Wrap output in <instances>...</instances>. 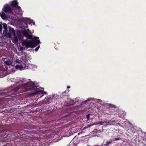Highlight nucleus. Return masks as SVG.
I'll list each match as a JSON object with an SVG mask.
<instances>
[{
    "instance_id": "aec40b11",
    "label": "nucleus",
    "mask_w": 146,
    "mask_h": 146,
    "mask_svg": "<svg viewBox=\"0 0 146 146\" xmlns=\"http://www.w3.org/2000/svg\"><path fill=\"white\" fill-rule=\"evenodd\" d=\"M50 99V98H47V99L45 101H44V103L46 104H49V101Z\"/></svg>"
},
{
    "instance_id": "4468645a",
    "label": "nucleus",
    "mask_w": 146,
    "mask_h": 146,
    "mask_svg": "<svg viewBox=\"0 0 146 146\" xmlns=\"http://www.w3.org/2000/svg\"><path fill=\"white\" fill-rule=\"evenodd\" d=\"M77 138V137L76 136H75L72 139L73 142L74 143V144L72 145V146H76V145L78 144V143L76 142H75L76 139Z\"/></svg>"
},
{
    "instance_id": "f257e3e1",
    "label": "nucleus",
    "mask_w": 146,
    "mask_h": 146,
    "mask_svg": "<svg viewBox=\"0 0 146 146\" xmlns=\"http://www.w3.org/2000/svg\"><path fill=\"white\" fill-rule=\"evenodd\" d=\"M2 12L0 13V16L1 18L4 20H5L7 18V16L4 12L6 13H8L13 14V8H11L8 4L5 5L4 8L2 9Z\"/></svg>"
},
{
    "instance_id": "7ed1b4c3",
    "label": "nucleus",
    "mask_w": 146,
    "mask_h": 146,
    "mask_svg": "<svg viewBox=\"0 0 146 146\" xmlns=\"http://www.w3.org/2000/svg\"><path fill=\"white\" fill-rule=\"evenodd\" d=\"M22 44L23 45L25 46L27 48H33L34 47L33 43L31 40H28L27 39L23 41Z\"/></svg>"
},
{
    "instance_id": "4be33fe9",
    "label": "nucleus",
    "mask_w": 146,
    "mask_h": 146,
    "mask_svg": "<svg viewBox=\"0 0 146 146\" xmlns=\"http://www.w3.org/2000/svg\"><path fill=\"white\" fill-rule=\"evenodd\" d=\"M3 34L4 36H6L7 35V31L6 30H4L3 31Z\"/></svg>"
},
{
    "instance_id": "c85d7f7f",
    "label": "nucleus",
    "mask_w": 146,
    "mask_h": 146,
    "mask_svg": "<svg viewBox=\"0 0 146 146\" xmlns=\"http://www.w3.org/2000/svg\"><path fill=\"white\" fill-rule=\"evenodd\" d=\"M21 50H22L24 49V47L23 46H21L20 48Z\"/></svg>"
},
{
    "instance_id": "412c9836",
    "label": "nucleus",
    "mask_w": 146,
    "mask_h": 146,
    "mask_svg": "<svg viewBox=\"0 0 146 146\" xmlns=\"http://www.w3.org/2000/svg\"><path fill=\"white\" fill-rule=\"evenodd\" d=\"M5 63L7 65H10L11 64L10 61H5Z\"/></svg>"
},
{
    "instance_id": "6e6552de",
    "label": "nucleus",
    "mask_w": 146,
    "mask_h": 146,
    "mask_svg": "<svg viewBox=\"0 0 146 146\" xmlns=\"http://www.w3.org/2000/svg\"><path fill=\"white\" fill-rule=\"evenodd\" d=\"M18 3L17 0H13L12 1L11 3V6L13 7H13L16 8L18 6Z\"/></svg>"
},
{
    "instance_id": "e433bc0d",
    "label": "nucleus",
    "mask_w": 146,
    "mask_h": 146,
    "mask_svg": "<svg viewBox=\"0 0 146 146\" xmlns=\"http://www.w3.org/2000/svg\"><path fill=\"white\" fill-rule=\"evenodd\" d=\"M31 23V22H29V23Z\"/></svg>"
},
{
    "instance_id": "7c9ffc66",
    "label": "nucleus",
    "mask_w": 146,
    "mask_h": 146,
    "mask_svg": "<svg viewBox=\"0 0 146 146\" xmlns=\"http://www.w3.org/2000/svg\"><path fill=\"white\" fill-rule=\"evenodd\" d=\"M90 115V114H89L88 115H87L86 116V117L87 119H89V115Z\"/></svg>"
},
{
    "instance_id": "f3484780",
    "label": "nucleus",
    "mask_w": 146,
    "mask_h": 146,
    "mask_svg": "<svg viewBox=\"0 0 146 146\" xmlns=\"http://www.w3.org/2000/svg\"><path fill=\"white\" fill-rule=\"evenodd\" d=\"M5 132L3 130L0 131V137H2L5 136Z\"/></svg>"
},
{
    "instance_id": "393cba45",
    "label": "nucleus",
    "mask_w": 146,
    "mask_h": 146,
    "mask_svg": "<svg viewBox=\"0 0 146 146\" xmlns=\"http://www.w3.org/2000/svg\"><path fill=\"white\" fill-rule=\"evenodd\" d=\"M120 139V138L119 137L115 138L113 139V141H117V140H119Z\"/></svg>"
},
{
    "instance_id": "f8f14e48",
    "label": "nucleus",
    "mask_w": 146,
    "mask_h": 146,
    "mask_svg": "<svg viewBox=\"0 0 146 146\" xmlns=\"http://www.w3.org/2000/svg\"><path fill=\"white\" fill-rule=\"evenodd\" d=\"M17 37L20 40H21L23 39L21 33L20 32H18L17 33Z\"/></svg>"
},
{
    "instance_id": "39448f33",
    "label": "nucleus",
    "mask_w": 146,
    "mask_h": 146,
    "mask_svg": "<svg viewBox=\"0 0 146 146\" xmlns=\"http://www.w3.org/2000/svg\"><path fill=\"white\" fill-rule=\"evenodd\" d=\"M13 13L14 15L22 14H23V11L20 7L18 6L16 8L14 7L13 8Z\"/></svg>"
},
{
    "instance_id": "2eb2a0df",
    "label": "nucleus",
    "mask_w": 146,
    "mask_h": 146,
    "mask_svg": "<svg viewBox=\"0 0 146 146\" xmlns=\"http://www.w3.org/2000/svg\"><path fill=\"white\" fill-rule=\"evenodd\" d=\"M117 122V119L115 118H112L110 121L109 122L115 123Z\"/></svg>"
},
{
    "instance_id": "2f4dec72",
    "label": "nucleus",
    "mask_w": 146,
    "mask_h": 146,
    "mask_svg": "<svg viewBox=\"0 0 146 146\" xmlns=\"http://www.w3.org/2000/svg\"><path fill=\"white\" fill-rule=\"evenodd\" d=\"M112 107H113V108H115V106L114 105H112Z\"/></svg>"
},
{
    "instance_id": "473e14b6",
    "label": "nucleus",
    "mask_w": 146,
    "mask_h": 146,
    "mask_svg": "<svg viewBox=\"0 0 146 146\" xmlns=\"http://www.w3.org/2000/svg\"><path fill=\"white\" fill-rule=\"evenodd\" d=\"M18 61H19V60H18V59H16V62H18Z\"/></svg>"
},
{
    "instance_id": "72a5a7b5",
    "label": "nucleus",
    "mask_w": 146,
    "mask_h": 146,
    "mask_svg": "<svg viewBox=\"0 0 146 146\" xmlns=\"http://www.w3.org/2000/svg\"><path fill=\"white\" fill-rule=\"evenodd\" d=\"M70 88V86H67V88Z\"/></svg>"
},
{
    "instance_id": "c9c22d12",
    "label": "nucleus",
    "mask_w": 146,
    "mask_h": 146,
    "mask_svg": "<svg viewBox=\"0 0 146 146\" xmlns=\"http://www.w3.org/2000/svg\"><path fill=\"white\" fill-rule=\"evenodd\" d=\"M101 146V145L99 146V145H95V146Z\"/></svg>"
},
{
    "instance_id": "0eeeda50",
    "label": "nucleus",
    "mask_w": 146,
    "mask_h": 146,
    "mask_svg": "<svg viewBox=\"0 0 146 146\" xmlns=\"http://www.w3.org/2000/svg\"><path fill=\"white\" fill-rule=\"evenodd\" d=\"M24 35L27 38L29 39H31L33 38V36L29 34V33L26 30L23 32Z\"/></svg>"
},
{
    "instance_id": "bb28decb",
    "label": "nucleus",
    "mask_w": 146,
    "mask_h": 146,
    "mask_svg": "<svg viewBox=\"0 0 146 146\" xmlns=\"http://www.w3.org/2000/svg\"><path fill=\"white\" fill-rule=\"evenodd\" d=\"M2 26L1 24H0V31L1 32L2 31Z\"/></svg>"
},
{
    "instance_id": "dca6fc26",
    "label": "nucleus",
    "mask_w": 146,
    "mask_h": 146,
    "mask_svg": "<svg viewBox=\"0 0 146 146\" xmlns=\"http://www.w3.org/2000/svg\"><path fill=\"white\" fill-rule=\"evenodd\" d=\"M13 36H14V42L15 43L17 42H18V38L17 37L15 34V35H13Z\"/></svg>"
},
{
    "instance_id": "6ab92c4d",
    "label": "nucleus",
    "mask_w": 146,
    "mask_h": 146,
    "mask_svg": "<svg viewBox=\"0 0 146 146\" xmlns=\"http://www.w3.org/2000/svg\"><path fill=\"white\" fill-rule=\"evenodd\" d=\"M17 133H18L20 134V133H24V130H23V129H19L17 130Z\"/></svg>"
},
{
    "instance_id": "9d476101",
    "label": "nucleus",
    "mask_w": 146,
    "mask_h": 146,
    "mask_svg": "<svg viewBox=\"0 0 146 146\" xmlns=\"http://www.w3.org/2000/svg\"><path fill=\"white\" fill-rule=\"evenodd\" d=\"M113 141L111 140H110L106 142L105 144H104L101 146H110V145L112 143Z\"/></svg>"
},
{
    "instance_id": "20e7f679",
    "label": "nucleus",
    "mask_w": 146,
    "mask_h": 146,
    "mask_svg": "<svg viewBox=\"0 0 146 146\" xmlns=\"http://www.w3.org/2000/svg\"><path fill=\"white\" fill-rule=\"evenodd\" d=\"M26 84L28 90H35L37 86H35V84L32 82H28L26 83Z\"/></svg>"
},
{
    "instance_id": "ddd939ff",
    "label": "nucleus",
    "mask_w": 146,
    "mask_h": 146,
    "mask_svg": "<svg viewBox=\"0 0 146 146\" xmlns=\"http://www.w3.org/2000/svg\"><path fill=\"white\" fill-rule=\"evenodd\" d=\"M32 94H46V92L42 90H40L38 91L35 92L34 93H33Z\"/></svg>"
},
{
    "instance_id": "f03ea898",
    "label": "nucleus",
    "mask_w": 146,
    "mask_h": 146,
    "mask_svg": "<svg viewBox=\"0 0 146 146\" xmlns=\"http://www.w3.org/2000/svg\"><path fill=\"white\" fill-rule=\"evenodd\" d=\"M23 89V86L21 85H19L17 86L14 87L11 90H10V89L8 90H4L3 92L5 91L4 93H3L4 94H6L7 92L11 95H14L17 94L19 93V92H23V90H20L21 89V90Z\"/></svg>"
},
{
    "instance_id": "c756f323",
    "label": "nucleus",
    "mask_w": 146,
    "mask_h": 146,
    "mask_svg": "<svg viewBox=\"0 0 146 146\" xmlns=\"http://www.w3.org/2000/svg\"><path fill=\"white\" fill-rule=\"evenodd\" d=\"M24 59H25V61H27V58H26V57H23L22 59L23 60V59H24Z\"/></svg>"
},
{
    "instance_id": "a878e982",
    "label": "nucleus",
    "mask_w": 146,
    "mask_h": 146,
    "mask_svg": "<svg viewBox=\"0 0 146 146\" xmlns=\"http://www.w3.org/2000/svg\"><path fill=\"white\" fill-rule=\"evenodd\" d=\"M40 46L38 45L37 47L35 49V51H37L38 50V49L40 48Z\"/></svg>"
},
{
    "instance_id": "423d86ee",
    "label": "nucleus",
    "mask_w": 146,
    "mask_h": 146,
    "mask_svg": "<svg viewBox=\"0 0 146 146\" xmlns=\"http://www.w3.org/2000/svg\"><path fill=\"white\" fill-rule=\"evenodd\" d=\"M39 37L37 36H35L31 40L33 43V45L34 47L38 45L40 43V40L39 39Z\"/></svg>"
},
{
    "instance_id": "9b49d317",
    "label": "nucleus",
    "mask_w": 146,
    "mask_h": 146,
    "mask_svg": "<svg viewBox=\"0 0 146 146\" xmlns=\"http://www.w3.org/2000/svg\"><path fill=\"white\" fill-rule=\"evenodd\" d=\"M9 31L10 33L11 34L13 35H15V31L14 29L11 27L9 28Z\"/></svg>"
},
{
    "instance_id": "cd10ccee",
    "label": "nucleus",
    "mask_w": 146,
    "mask_h": 146,
    "mask_svg": "<svg viewBox=\"0 0 146 146\" xmlns=\"http://www.w3.org/2000/svg\"><path fill=\"white\" fill-rule=\"evenodd\" d=\"M139 145L140 146H146L143 143H142L140 144Z\"/></svg>"
},
{
    "instance_id": "5701e85b",
    "label": "nucleus",
    "mask_w": 146,
    "mask_h": 146,
    "mask_svg": "<svg viewBox=\"0 0 146 146\" xmlns=\"http://www.w3.org/2000/svg\"><path fill=\"white\" fill-rule=\"evenodd\" d=\"M40 131H42L41 133H42L43 134L47 133L48 131L47 130H40Z\"/></svg>"
},
{
    "instance_id": "1a4fd4ad",
    "label": "nucleus",
    "mask_w": 146,
    "mask_h": 146,
    "mask_svg": "<svg viewBox=\"0 0 146 146\" xmlns=\"http://www.w3.org/2000/svg\"><path fill=\"white\" fill-rule=\"evenodd\" d=\"M110 113H106L109 115H116L117 114L116 111H115V110H113L112 109H111V108H110Z\"/></svg>"
},
{
    "instance_id": "b1692460",
    "label": "nucleus",
    "mask_w": 146,
    "mask_h": 146,
    "mask_svg": "<svg viewBox=\"0 0 146 146\" xmlns=\"http://www.w3.org/2000/svg\"><path fill=\"white\" fill-rule=\"evenodd\" d=\"M3 27L4 29L5 30H7V26L6 24L5 23L3 24Z\"/></svg>"
},
{
    "instance_id": "f704fd0d",
    "label": "nucleus",
    "mask_w": 146,
    "mask_h": 146,
    "mask_svg": "<svg viewBox=\"0 0 146 146\" xmlns=\"http://www.w3.org/2000/svg\"><path fill=\"white\" fill-rule=\"evenodd\" d=\"M26 25L27 26H25V27H28V25H27V24Z\"/></svg>"
},
{
    "instance_id": "a211bd4d",
    "label": "nucleus",
    "mask_w": 146,
    "mask_h": 146,
    "mask_svg": "<svg viewBox=\"0 0 146 146\" xmlns=\"http://www.w3.org/2000/svg\"><path fill=\"white\" fill-rule=\"evenodd\" d=\"M15 68L17 69H19L20 70H22L23 66L21 65H17L15 66Z\"/></svg>"
}]
</instances>
